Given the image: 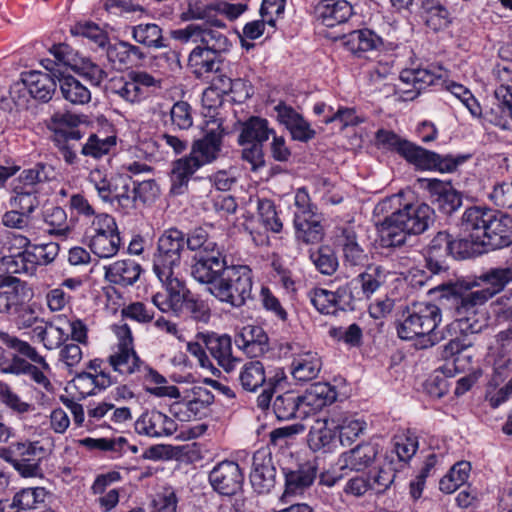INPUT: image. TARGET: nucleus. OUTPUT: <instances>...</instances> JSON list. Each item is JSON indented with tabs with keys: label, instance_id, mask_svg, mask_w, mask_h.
Masks as SVG:
<instances>
[{
	"label": "nucleus",
	"instance_id": "obj_1",
	"mask_svg": "<svg viewBox=\"0 0 512 512\" xmlns=\"http://www.w3.org/2000/svg\"><path fill=\"white\" fill-rule=\"evenodd\" d=\"M511 280V268H491L473 279L442 284L440 302L451 311L462 333H479L483 327L476 319L479 307L503 291Z\"/></svg>",
	"mask_w": 512,
	"mask_h": 512
},
{
	"label": "nucleus",
	"instance_id": "obj_2",
	"mask_svg": "<svg viewBox=\"0 0 512 512\" xmlns=\"http://www.w3.org/2000/svg\"><path fill=\"white\" fill-rule=\"evenodd\" d=\"M435 211L426 203H409L386 216L380 224L385 247L405 244L407 235H420L435 223Z\"/></svg>",
	"mask_w": 512,
	"mask_h": 512
},
{
	"label": "nucleus",
	"instance_id": "obj_3",
	"mask_svg": "<svg viewBox=\"0 0 512 512\" xmlns=\"http://www.w3.org/2000/svg\"><path fill=\"white\" fill-rule=\"evenodd\" d=\"M461 231H471L488 249H500L512 244V217L501 211L478 206L469 207L458 224Z\"/></svg>",
	"mask_w": 512,
	"mask_h": 512
},
{
	"label": "nucleus",
	"instance_id": "obj_4",
	"mask_svg": "<svg viewBox=\"0 0 512 512\" xmlns=\"http://www.w3.org/2000/svg\"><path fill=\"white\" fill-rule=\"evenodd\" d=\"M441 320V309L437 305L413 303L403 311L396 326L397 334L403 340L415 339L417 349H426L443 339V335L435 331Z\"/></svg>",
	"mask_w": 512,
	"mask_h": 512
},
{
	"label": "nucleus",
	"instance_id": "obj_5",
	"mask_svg": "<svg viewBox=\"0 0 512 512\" xmlns=\"http://www.w3.org/2000/svg\"><path fill=\"white\" fill-rule=\"evenodd\" d=\"M252 287L251 269L246 265H230L209 292L219 301L239 308L251 298Z\"/></svg>",
	"mask_w": 512,
	"mask_h": 512
},
{
	"label": "nucleus",
	"instance_id": "obj_6",
	"mask_svg": "<svg viewBox=\"0 0 512 512\" xmlns=\"http://www.w3.org/2000/svg\"><path fill=\"white\" fill-rule=\"evenodd\" d=\"M185 249V233L176 227L166 229L158 239L153 256V270L160 281L170 279L180 266Z\"/></svg>",
	"mask_w": 512,
	"mask_h": 512
},
{
	"label": "nucleus",
	"instance_id": "obj_7",
	"mask_svg": "<svg viewBox=\"0 0 512 512\" xmlns=\"http://www.w3.org/2000/svg\"><path fill=\"white\" fill-rule=\"evenodd\" d=\"M51 141L58 148L64 161L73 165L77 162V149L83 134L77 129L80 119L71 113L56 112L51 116Z\"/></svg>",
	"mask_w": 512,
	"mask_h": 512
},
{
	"label": "nucleus",
	"instance_id": "obj_8",
	"mask_svg": "<svg viewBox=\"0 0 512 512\" xmlns=\"http://www.w3.org/2000/svg\"><path fill=\"white\" fill-rule=\"evenodd\" d=\"M495 75L499 82V86L494 92L497 103L494 104L489 112V121L502 130L507 131L510 129V120H512L510 61L497 64Z\"/></svg>",
	"mask_w": 512,
	"mask_h": 512
},
{
	"label": "nucleus",
	"instance_id": "obj_9",
	"mask_svg": "<svg viewBox=\"0 0 512 512\" xmlns=\"http://www.w3.org/2000/svg\"><path fill=\"white\" fill-rule=\"evenodd\" d=\"M206 252L193 256L191 275L199 283L208 285L209 289L217 283L220 276L230 266L227 265L223 247L213 245L211 248L206 249Z\"/></svg>",
	"mask_w": 512,
	"mask_h": 512
},
{
	"label": "nucleus",
	"instance_id": "obj_10",
	"mask_svg": "<svg viewBox=\"0 0 512 512\" xmlns=\"http://www.w3.org/2000/svg\"><path fill=\"white\" fill-rule=\"evenodd\" d=\"M277 381L276 377L266 380L264 366L260 361L246 363L239 374L240 385L247 392H255L264 386L257 398L258 407L261 409L269 407Z\"/></svg>",
	"mask_w": 512,
	"mask_h": 512
},
{
	"label": "nucleus",
	"instance_id": "obj_11",
	"mask_svg": "<svg viewBox=\"0 0 512 512\" xmlns=\"http://www.w3.org/2000/svg\"><path fill=\"white\" fill-rule=\"evenodd\" d=\"M119 343L116 351L108 358L114 371L131 375L142 371L143 361L133 348V337L130 328L124 324L118 328Z\"/></svg>",
	"mask_w": 512,
	"mask_h": 512
},
{
	"label": "nucleus",
	"instance_id": "obj_12",
	"mask_svg": "<svg viewBox=\"0 0 512 512\" xmlns=\"http://www.w3.org/2000/svg\"><path fill=\"white\" fill-rule=\"evenodd\" d=\"M209 483L222 496H233L242 490L244 474L238 463L224 460L209 473Z\"/></svg>",
	"mask_w": 512,
	"mask_h": 512
},
{
	"label": "nucleus",
	"instance_id": "obj_13",
	"mask_svg": "<svg viewBox=\"0 0 512 512\" xmlns=\"http://www.w3.org/2000/svg\"><path fill=\"white\" fill-rule=\"evenodd\" d=\"M494 349L493 374L490 379V386L497 387L512 380V328L499 332L496 335Z\"/></svg>",
	"mask_w": 512,
	"mask_h": 512
},
{
	"label": "nucleus",
	"instance_id": "obj_14",
	"mask_svg": "<svg viewBox=\"0 0 512 512\" xmlns=\"http://www.w3.org/2000/svg\"><path fill=\"white\" fill-rule=\"evenodd\" d=\"M406 146L403 158L422 170L437 169L441 172H452L464 160L463 158L454 159L452 156H441L412 142Z\"/></svg>",
	"mask_w": 512,
	"mask_h": 512
},
{
	"label": "nucleus",
	"instance_id": "obj_15",
	"mask_svg": "<svg viewBox=\"0 0 512 512\" xmlns=\"http://www.w3.org/2000/svg\"><path fill=\"white\" fill-rule=\"evenodd\" d=\"M422 188L427 190L429 198L437 208L446 215H451L462 205L461 194L450 182L439 179H419Z\"/></svg>",
	"mask_w": 512,
	"mask_h": 512
},
{
	"label": "nucleus",
	"instance_id": "obj_16",
	"mask_svg": "<svg viewBox=\"0 0 512 512\" xmlns=\"http://www.w3.org/2000/svg\"><path fill=\"white\" fill-rule=\"evenodd\" d=\"M250 482L259 494H266L276 484V467L271 452L260 449L252 457Z\"/></svg>",
	"mask_w": 512,
	"mask_h": 512
},
{
	"label": "nucleus",
	"instance_id": "obj_17",
	"mask_svg": "<svg viewBox=\"0 0 512 512\" xmlns=\"http://www.w3.org/2000/svg\"><path fill=\"white\" fill-rule=\"evenodd\" d=\"M451 234L439 231L425 249V267L432 274H440L449 269L451 259Z\"/></svg>",
	"mask_w": 512,
	"mask_h": 512
},
{
	"label": "nucleus",
	"instance_id": "obj_18",
	"mask_svg": "<svg viewBox=\"0 0 512 512\" xmlns=\"http://www.w3.org/2000/svg\"><path fill=\"white\" fill-rule=\"evenodd\" d=\"M197 339L226 372L235 368L238 359L232 355V339L229 335H219L215 332L198 333Z\"/></svg>",
	"mask_w": 512,
	"mask_h": 512
},
{
	"label": "nucleus",
	"instance_id": "obj_19",
	"mask_svg": "<svg viewBox=\"0 0 512 512\" xmlns=\"http://www.w3.org/2000/svg\"><path fill=\"white\" fill-rule=\"evenodd\" d=\"M274 110L277 113V120L286 127L293 140L307 143L315 138L316 131L293 107L280 102Z\"/></svg>",
	"mask_w": 512,
	"mask_h": 512
},
{
	"label": "nucleus",
	"instance_id": "obj_20",
	"mask_svg": "<svg viewBox=\"0 0 512 512\" xmlns=\"http://www.w3.org/2000/svg\"><path fill=\"white\" fill-rule=\"evenodd\" d=\"M282 471L285 478L282 501H285L288 496L302 494L313 484L317 476V467L310 461L296 464L293 467H285Z\"/></svg>",
	"mask_w": 512,
	"mask_h": 512
},
{
	"label": "nucleus",
	"instance_id": "obj_21",
	"mask_svg": "<svg viewBox=\"0 0 512 512\" xmlns=\"http://www.w3.org/2000/svg\"><path fill=\"white\" fill-rule=\"evenodd\" d=\"M379 454L378 444L367 442L361 443L342 453L337 465L341 471L360 472L369 467Z\"/></svg>",
	"mask_w": 512,
	"mask_h": 512
},
{
	"label": "nucleus",
	"instance_id": "obj_22",
	"mask_svg": "<svg viewBox=\"0 0 512 512\" xmlns=\"http://www.w3.org/2000/svg\"><path fill=\"white\" fill-rule=\"evenodd\" d=\"M441 78L440 73L427 68L405 69L401 71L399 79L403 85H412V90L399 89L402 101L415 99L423 89L434 85L435 81Z\"/></svg>",
	"mask_w": 512,
	"mask_h": 512
},
{
	"label": "nucleus",
	"instance_id": "obj_23",
	"mask_svg": "<svg viewBox=\"0 0 512 512\" xmlns=\"http://www.w3.org/2000/svg\"><path fill=\"white\" fill-rule=\"evenodd\" d=\"M234 342L239 349L251 358L260 357L269 350V338L260 326H244L236 334Z\"/></svg>",
	"mask_w": 512,
	"mask_h": 512
},
{
	"label": "nucleus",
	"instance_id": "obj_24",
	"mask_svg": "<svg viewBox=\"0 0 512 512\" xmlns=\"http://www.w3.org/2000/svg\"><path fill=\"white\" fill-rule=\"evenodd\" d=\"M387 279V271L382 265L367 264L363 272L351 280L360 299H370L378 291Z\"/></svg>",
	"mask_w": 512,
	"mask_h": 512
},
{
	"label": "nucleus",
	"instance_id": "obj_25",
	"mask_svg": "<svg viewBox=\"0 0 512 512\" xmlns=\"http://www.w3.org/2000/svg\"><path fill=\"white\" fill-rule=\"evenodd\" d=\"M222 138V132L218 129L206 131L202 138L193 142L191 152L187 156L196 159L199 163V168L205 164L212 163L221 152Z\"/></svg>",
	"mask_w": 512,
	"mask_h": 512
},
{
	"label": "nucleus",
	"instance_id": "obj_26",
	"mask_svg": "<svg viewBox=\"0 0 512 512\" xmlns=\"http://www.w3.org/2000/svg\"><path fill=\"white\" fill-rule=\"evenodd\" d=\"M50 73L31 71L23 79L29 94L35 100L47 103L56 92L57 78L53 76L55 68L46 67Z\"/></svg>",
	"mask_w": 512,
	"mask_h": 512
},
{
	"label": "nucleus",
	"instance_id": "obj_27",
	"mask_svg": "<svg viewBox=\"0 0 512 512\" xmlns=\"http://www.w3.org/2000/svg\"><path fill=\"white\" fill-rule=\"evenodd\" d=\"M104 50L108 62L118 69L127 68L135 61L146 58V54L139 46L124 40H118L113 44L109 42Z\"/></svg>",
	"mask_w": 512,
	"mask_h": 512
},
{
	"label": "nucleus",
	"instance_id": "obj_28",
	"mask_svg": "<svg viewBox=\"0 0 512 512\" xmlns=\"http://www.w3.org/2000/svg\"><path fill=\"white\" fill-rule=\"evenodd\" d=\"M224 58L199 46L195 47L188 59V66L197 78L206 77L211 73H220L223 71Z\"/></svg>",
	"mask_w": 512,
	"mask_h": 512
},
{
	"label": "nucleus",
	"instance_id": "obj_29",
	"mask_svg": "<svg viewBox=\"0 0 512 512\" xmlns=\"http://www.w3.org/2000/svg\"><path fill=\"white\" fill-rule=\"evenodd\" d=\"M53 76L57 78L60 92L63 98L74 105H83L91 100L89 89L77 78L65 70L55 68Z\"/></svg>",
	"mask_w": 512,
	"mask_h": 512
},
{
	"label": "nucleus",
	"instance_id": "obj_30",
	"mask_svg": "<svg viewBox=\"0 0 512 512\" xmlns=\"http://www.w3.org/2000/svg\"><path fill=\"white\" fill-rule=\"evenodd\" d=\"M314 14L323 25L333 27L349 19L352 7L344 0H321L314 7Z\"/></svg>",
	"mask_w": 512,
	"mask_h": 512
},
{
	"label": "nucleus",
	"instance_id": "obj_31",
	"mask_svg": "<svg viewBox=\"0 0 512 512\" xmlns=\"http://www.w3.org/2000/svg\"><path fill=\"white\" fill-rule=\"evenodd\" d=\"M198 169L199 163L193 157L184 156L174 161L170 173V193L182 195L187 192L189 181Z\"/></svg>",
	"mask_w": 512,
	"mask_h": 512
},
{
	"label": "nucleus",
	"instance_id": "obj_32",
	"mask_svg": "<svg viewBox=\"0 0 512 512\" xmlns=\"http://www.w3.org/2000/svg\"><path fill=\"white\" fill-rule=\"evenodd\" d=\"M419 15L425 25L435 32L451 24V14L440 0H422Z\"/></svg>",
	"mask_w": 512,
	"mask_h": 512
},
{
	"label": "nucleus",
	"instance_id": "obj_33",
	"mask_svg": "<svg viewBox=\"0 0 512 512\" xmlns=\"http://www.w3.org/2000/svg\"><path fill=\"white\" fill-rule=\"evenodd\" d=\"M300 398L304 409L308 407V412L316 411L332 404L337 398V392L329 383L317 382L310 385Z\"/></svg>",
	"mask_w": 512,
	"mask_h": 512
},
{
	"label": "nucleus",
	"instance_id": "obj_34",
	"mask_svg": "<svg viewBox=\"0 0 512 512\" xmlns=\"http://www.w3.org/2000/svg\"><path fill=\"white\" fill-rule=\"evenodd\" d=\"M271 134H274V130L269 128L266 119L251 116L242 124L241 132L238 136V143L241 146L255 143L263 145Z\"/></svg>",
	"mask_w": 512,
	"mask_h": 512
},
{
	"label": "nucleus",
	"instance_id": "obj_35",
	"mask_svg": "<svg viewBox=\"0 0 512 512\" xmlns=\"http://www.w3.org/2000/svg\"><path fill=\"white\" fill-rule=\"evenodd\" d=\"M131 37L136 43L149 49L158 50L168 47L162 28L155 23H141L132 26Z\"/></svg>",
	"mask_w": 512,
	"mask_h": 512
},
{
	"label": "nucleus",
	"instance_id": "obj_36",
	"mask_svg": "<svg viewBox=\"0 0 512 512\" xmlns=\"http://www.w3.org/2000/svg\"><path fill=\"white\" fill-rule=\"evenodd\" d=\"M142 272L140 264L131 259L120 260L106 268L107 278L123 287L133 285Z\"/></svg>",
	"mask_w": 512,
	"mask_h": 512
},
{
	"label": "nucleus",
	"instance_id": "obj_37",
	"mask_svg": "<svg viewBox=\"0 0 512 512\" xmlns=\"http://www.w3.org/2000/svg\"><path fill=\"white\" fill-rule=\"evenodd\" d=\"M305 212L294 217L295 236L298 241L305 244H315L322 240L324 229L316 214L305 217Z\"/></svg>",
	"mask_w": 512,
	"mask_h": 512
},
{
	"label": "nucleus",
	"instance_id": "obj_38",
	"mask_svg": "<svg viewBox=\"0 0 512 512\" xmlns=\"http://www.w3.org/2000/svg\"><path fill=\"white\" fill-rule=\"evenodd\" d=\"M383 44L382 39L372 30H355L346 36L344 45L347 49L359 57L363 53L377 50Z\"/></svg>",
	"mask_w": 512,
	"mask_h": 512
},
{
	"label": "nucleus",
	"instance_id": "obj_39",
	"mask_svg": "<svg viewBox=\"0 0 512 512\" xmlns=\"http://www.w3.org/2000/svg\"><path fill=\"white\" fill-rule=\"evenodd\" d=\"M273 411L279 420L301 418L302 415L308 413V410L304 409L302 405L300 395H296L292 391H287L276 397L273 403Z\"/></svg>",
	"mask_w": 512,
	"mask_h": 512
},
{
	"label": "nucleus",
	"instance_id": "obj_40",
	"mask_svg": "<svg viewBox=\"0 0 512 512\" xmlns=\"http://www.w3.org/2000/svg\"><path fill=\"white\" fill-rule=\"evenodd\" d=\"M465 235L454 238L451 235V259H468L479 256L487 251L481 239H476L471 231H462Z\"/></svg>",
	"mask_w": 512,
	"mask_h": 512
},
{
	"label": "nucleus",
	"instance_id": "obj_41",
	"mask_svg": "<svg viewBox=\"0 0 512 512\" xmlns=\"http://www.w3.org/2000/svg\"><path fill=\"white\" fill-rule=\"evenodd\" d=\"M1 276L4 274H27L33 275L36 272L29 249H25L16 255L0 257Z\"/></svg>",
	"mask_w": 512,
	"mask_h": 512
},
{
	"label": "nucleus",
	"instance_id": "obj_42",
	"mask_svg": "<svg viewBox=\"0 0 512 512\" xmlns=\"http://www.w3.org/2000/svg\"><path fill=\"white\" fill-rule=\"evenodd\" d=\"M399 469L395 459L386 455L382 465L368 472L371 477L372 491L377 494L384 493L393 484Z\"/></svg>",
	"mask_w": 512,
	"mask_h": 512
},
{
	"label": "nucleus",
	"instance_id": "obj_43",
	"mask_svg": "<svg viewBox=\"0 0 512 512\" xmlns=\"http://www.w3.org/2000/svg\"><path fill=\"white\" fill-rule=\"evenodd\" d=\"M342 251L345 265L352 267L367 265L368 255L359 245L356 233L351 229L343 230Z\"/></svg>",
	"mask_w": 512,
	"mask_h": 512
},
{
	"label": "nucleus",
	"instance_id": "obj_44",
	"mask_svg": "<svg viewBox=\"0 0 512 512\" xmlns=\"http://www.w3.org/2000/svg\"><path fill=\"white\" fill-rule=\"evenodd\" d=\"M45 450L38 442H15L4 450L7 461H35L39 462Z\"/></svg>",
	"mask_w": 512,
	"mask_h": 512
},
{
	"label": "nucleus",
	"instance_id": "obj_45",
	"mask_svg": "<svg viewBox=\"0 0 512 512\" xmlns=\"http://www.w3.org/2000/svg\"><path fill=\"white\" fill-rule=\"evenodd\" d=\"M47 496L48 492L45 488H24L14 495L13 501L23 512H36V510L45 508Z\"/></svg>",
	"mask_w": 512,
	"mask_h": 512
},
{
	"label": "nucleus",
	"instance_id": "obj_46",
	"mask_svg": "<svg viewBox=\"0 0 512 512\" xmlns=\"http://www.w3.org/2000/svg\"><path fill=\"white\" fill-rule=\"evenodd\" d=\"M125 175H104L99 169H94L89 174V181L94 185L98 196L103 202L109 203Z\"/></svg>",
	"mask_w": 512,
	"mask_h": 512
},
{
	"label": "nucleus",
	"instance_id": "obj_47",
	"mask_svg": "<svg viewBox=\"0 0 512 512\" xmlns=\"http://www.w3.org/2000/svg\"><path fill=\"white\" fill-rule=\"evenodd\" d=\"M321 369L320 359L316 354L306 353L294 359L292 363V374L296 380L309 381L314 379Z\"/></svg>",
	"mask_w": 512,
	"mask_h": 512
},
{
	"label": "nucleus",
	"instance_id": "obj_48",
	"mask_svg": "<svg viewBox=\"0 0 512 512\" xmlns=\"http://www.w3.org/2000/svg\"><path fill=\"white\" fill-rule=\"evenodd\" d=\"M335 428L329 426V421H317L316 425L312 426L308 434V445L313 451H320L322 449H329L330 444L335 439Z\"/></svg>",
	"mask_w": 512,
	"mask_h": 512
},
{
	"label": "nucleus",
	"instance_id": "obj_49",
	"mask_svg": "<svg viewBox=\"0 0 512 512\" xmlns=\"http://www.w3.org/2000/svg\"><path fill=\"white\" fill-rule=\"evenodd\" d=\"M339 430V441L343 446L351 445L366 429V422L353 416L339 418L334 425Z\"/></svg>",
	"mask_w": 512,
	"mask_h": 512
},
{
	"label": "nucleus",
	"instance_id": "obj_50",
	"mask_svg": "<svg viewBox=\"0 0 512 512\" xmlns=\"http://www.w3.org/2000/svg\"><path fill=\"white\" fill-rule=\"evenodd\" d=\"M131 183V178L125 175L121 182H119L112 201L109 202V204L120 210L123 214H130L135 210V195Z\"/></svg>",
	"mask_w": 512,
	"mask_h": 512
},
{
	"label": "nucleus",
	"instance_id": "obj_51",
	"mask_svg": "<svg viewBox=\"0 0 512 512\" xmlns=\"http://www.w3.org/2000/svg\"><path fill=\"white\" fill-rule=\"evenodd\" d=\"M120 242L119 233L94 234L91 237L89 247L98 257L110 258L118 252Z\"/></svg>",
	"mask_w": 512,
	"mask_h": 512
},
{
	"label": "nucleus",
	"instance_id": "obj_52",
	"mask_svg": "<svg viewBox=\"0 0 512 512\" xmlns=\"http://www.w3.org/2000/svg\"><path fill=\"white\" fill-rule=\"evenodd\" d=\"M70 31L72 35L82 36L89 39L103 50L109 43V35L107 31L92 21L77 22L71 27Z\"/></svg>",
	"mask_w": 512,
	"mask_h": 512
},
{
	"label": "nucleus",
	"instance_id": "obj_53",
	"mask_svg": "<svg viewBox=\"0 0 512 512\" xmlns=\"http://www.w3.org/2000/svg\"><path fill=\"white\" fill-rule=\"evenodd\" d=\"M201 48L222 55L227 52L231 43L227 36L217 29L201 26L200 40Z\"/></svg>",
	"mask_w": 512,
	"mask_h": 512
},
{
	"label": "nucleus",
	"instance_id": "obj_54",
	"mask_svg": "<svg viewBox=\"0 0 512 512\" xmlns=\"http://www.w3.org/2000/svg\"><path fill=\"white\" fill-rule=\"evenodd\" d=\"M417 449L418 441L416 437L401 435L394 438L393 449L387 455L393 458L395 455L398 459L397 466L402 468L413 457Z\"/></svg>",
	"mask_w": 512,
	"mask_h": 512
},
{
	"label": "nucleus",
	"instance_id": "obj_55",
	"mask_svg": "<svg viewBox=\"0 0 512 512\" xmlns=\"http://www.w3.org/2000/svg\"><path fill=\"white\" fill-rule=\"evenodd\" d=\"M14 196L10 199V206L26 215L32 216L33 212L38 208L40 201L38 193L35 189H25L24 187H16Z\"/></svg>",
	"mask_w": 512,
	"mask_h": 512
},
{
	"label": "nucleus",
	"instance_id": "obj_56",
	"mask_svg": "<svg viewBox=\"0 0 512 512\" xmlns=\"http://www.w3.org/2000/svg\"><path fill=\"white\" fill-rule=\"evenodd\" d=\"M310 259L317 270L324 275H332L338 268V259L329 246H322L310 253Z\"/></svg>",
	"mask_w": 512,
	"mask_h": 512
},
{
	"label": "nucleus",
	"instance_id": "obj_57",
	"mask_svg": "<svg viewBox=\"0 0 512 512\" xmlns=\"http://www.w3.org/2000/svg\"><path fill=\"white\" fill-rule=\"evenodd\" d=\"M115 145L116 137L114 136L101 139L96 134H91L87 142L82 145L81 154L99 159L108 154Z\"/></svg>",
	"mask_w": 512,
	"mask_h": 512
},
{
	"label": "nucleus",
	"instance_id": "obj_58",
	"mask_svg": "<svg viewBox=\"0 0 512 512\" xmlns=\"http://www.w3.org/2000/svg\"><path fill=\"white\" fill-rule=\"evenodd\" d=\"M161 412L151 410L143 413L135 422V431L149 437H161Z\"/></svg>",
	"mask_w": 512,
	"mask_h": 512
},
{
	"label": "nucleus",
	"instance_id": "obj_59",
	"mask_svg": "<svg viewBox=\"0 0 512 512\" xmlns=\"http://www.w3.org/2000/svg\"><path fill=\"white\" fill-rule=\"evenodd\" d=\"M44 221L51 227L49 233L56 236L67 237L71 228L67 223V214L62 207L54 206L47 210L44 215Z\"/></svg>",
	"mask_w": 512,
	"mask_h": 512
},
{
	"label": "nucleus",
	"instance_id": "obj_60",
	"mask_svg": "<svg viewBox=\"0 0 512 512\" xmlns=\"http://www.w3.org/2000/svg\"><path fill=\"white\" fill-rule=\"evenodd\" d=\"M53 169L50 165L44 163H37L34 167L25 169L21 172L19 179L24 186H29L34 189L38 183H44L53 177Z\"/></svg>",
	"mask_w": 512,
	"mask_h": 512
},
{
	"label": "nucleus",
	"instance_id": "obj_61",
	"mask_svg": "<svg viewBox=\"0 0 512 512\" xmlns=\"http://www.w3.org/2000/svg\"><path fill=\"white\" fill-rule=\"evenodd\" d=\"M185 245L189 250L197 251L196 254H204L207 253L206 249L218 244L209 239L208 231L204 227L199 226L185 234Z\"/></svg>",
	"mask_w": 512,
	"mask_h": 512
},
{
	"label": "nucleus",
	"instance_id": "obj_62",
	"mask_svg": "<svg viewBox=\"0 0 512 512\" xmlns=\"http://www.w3.org/2000/svg\"><path fill=\"white\" fill-rule=\"evenodd\" d=\"M258 214L261 223L267 230L279 233L282 230V222L278 218L275 205L271 200L262 199L258 201Z\"/></svg>",
	"mask_w": 512,
	"mask_h": 512
},
{
	"label": "nucleus",
	"instance_id": "obj_63",
	"mask_svg": "<svg viewBox=\"0 0 512 512\" xmlns=\"http://www.w3.org/2000/svg\"><path fill=\"white\" fill-rule=\"evenodd\" d=\"M329 335L339 341L343 342L350 347H358L362 343V329L356 323L348 327H332L329 330Z\"/></svg>",
	"mask_w": 512,
	"mask_h": 512
},
{
	"label": "nucleus",
	"instance_id": "obj_64",
	"mask_svg": "<svg viewBox=\"0 0 512 512\" xmlns=\"http://www.w3.org/2000/svg\"><path fill=\"white\" fill-rule=\"evenodd\" d=\"M3 340L9 348L15 350L23 356H26L31 361L41 365L44 370L50 369L46 360L40 356L37 351L27 342H23L15 337H10L7 334L3 335Z\"/></svg>",
	"mask_w": 512,
	"mask_h": 512
}]
</instances>
